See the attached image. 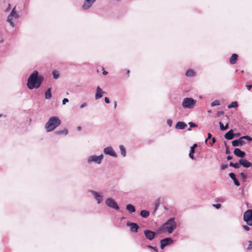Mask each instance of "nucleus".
Segmentation results:
<instances>
[{"label":"nucleus","mask_w":252,"mask_h":252,"mask_svg":"<svg viewBox=\"0 0 252 252\" xmlns=\"http://www.w3.org/2000/svg\"><path fill=\"white\" fill-rule=\"evenodd\" d=\"M213 206L215 207L217 209H219L221 207L220 204H213Z\"/></svg>","instance_id":"nucleus-43"},{"label":"nucleus","mask_w":252,"mask_h":252,"mask_svg":"<svg viewBox=\"0 0 252 252\" xmlns=\"http://www.w3.org/2000/svg\"><path fill=\"white\" fill-rule=\"evenodd\" d=\"M241 138H242V139H247L249 141H252V138L249 136H248V135H246V136H242L241 137Z\"/></svg>","instance_id":"nucleus-37"},{"label":"nucleus","mask_w":252,"mask_h":252,"mask_svg":"<svg viewBox=\"0 0 252 252\" xmlns=\"http://www.w3.org/2000/svg\"><path fill=\"white\" fill-rule=\"evenodd\" d=\"M236 135H237V136H239L240 135V134L239 133H237V134H236Z\"/></svg>","instance_id":"nucleus-64"},{"label":"nucleus","mask_w":252,"mask_h":252,"mask_svg":"<svg viewBox=\"0 0 252 252\" xmlns=\"http://www.w3.org/2000/svg\"><path fill=\"white\" fill-rule=\"evenodd\" d=\"M104 100H105V102L106 103H109L110 102V100L109 99L108 97H105V98H104Z\"/></svg>","instance_id":"nucleus-47"},{"label":"nucleus","mask_w":252,"mask_h":252,"mask_svg":"<svg viewBox=\"0 0 252 252\" xmlns=\"http://www.w3.org/2000/svg\"><path fill=\"white\" fill-rule=\"evenodd\" d=\"M208 113H211V110H208Z\"/></svg>","instance_id":"nucleus-63"},{"label":"nucleus","mask_w":252,"mask_h":252,"mask_svg":"<svg viewBox=\"0 0 252 252\" xmlns=\"http://www.w3.org/2000/svg\"><path fill=\"white\" fill-rule=\"evenodd\" d=\"M234 163L231 162L229 163V166L233 167Z\"/></svg>","instance_id":"nucleus-56"},{"label":"nucleus","mask_w":252,"mask_h":252,"mask_svg":"<svg viewBox=\"0 0 252 252\" xmlns=\"http://www.w3.org/2000/svg\"><path fill=\"white\" fill-rule=\"evenodd\" d=\"M240 164L239 163H234L233 167L235 168H239L240 167Z\"/></svg>","instance_id":"nucleus-39"},{"label":"nucleus","mask_w":252,"mask_h":252,"mask_svg":"<svg viewBox=\"0 0 252 252\" xmlns=\"http://www.w3.org/2000/svg\"><path fill=\"white\" fill-rule=\"evenodd\" d=\"M77 129H78V130H80L81 129V127L80 126H78V127H77Z\"/></svg>","instance_id":"nucleus-60"},{"label":"nucleus","mask_w":252,"mask_h":252,"mask_svg":"<svg viewBox=\"0 0 252 252\" xmlns=\"http://www.w3.org/2000/svg\"><path fill=\"white\" fill-rule=\"evenodd\" d=\"M126 224L127 226L130 227V230L132 232H137V230L139 228V226L136 223L128 222Z\"/></svg>","instance_id":"nucleus-17"},{"label":"nucleus","mask_w":252,"mask_h":252,"mask_svg":"<svg viewBox=\"0 0 252 252\" xmlns=\"http://www.w3.org/2000/svg\"><path fill=\"white\" fill-rule=\"evenodd\" d=\"M246 87L248 89V90H250L251 88H252V85H246Z\"/></svg>","instance_id":"nucleus-52"},{"label":"nucleus","mask_w":252,"mask_h":252,"mask_svg":"<svg viewBox=\"0 0 252 252\" xmlns=\"http://www.w3.org/2000/svg\"><path fill=\"white\" fill-rule=\"evenodd\" d=\"M144 234L147 239L152 240L154 238L156 234L152 231L146 230L144 231Z\"/></svg>","instance_id":"nucleus-12"},{"label":"nucleus","mask_w":252,"mask_h":252,"mask_svg":"<svg viewBox=\"0 0 252 252\" xmlns=\"http://www.w3.org/2000/svg\"><path fill=\"white\" fill-rule=\"evenodd\" d=\"M186 75L187 76H189V77H192V76H194L195 75V72L194 71L192 70V69H189L187 71L186 73Z\"/></svg>","instance_id":"nucleus-28"},{"label":"nucleus","mask_w":252,"mask_h":252,"mask_svg":"<svg viewBox=\"0 0 252 252\" xmlns=\"http://www.w3.org/2000/svg\"><path fill=\"white\" fill-rule=\"evenodd\" d=\"M234 134L232 129H230L224 135V138L227 140L232 139L234 138Z\"/></svg>","instance_id":"nucleus-19"},{"label":"nucleus","mask_w":252,"mask_h":252,"mask_svg":"<svg viewBox=\"0 0 252 252\" xmlns=\"http://www.w3.org/2000/svg\"><path fill=\"white\" fill-rule=\"evenodd\" d=\"M107 73H108V72L107 71H103V75H106V74H107Z\"/></svg>","instance_id":"nucleus-58"},{"label":"nucleus","mask_w":252,"mask_h":252,"mask_svg":"<svg viewBox=\"0 0 252 252\" xmlns=\"http://www.w3.org/2000/svg\"><path fill=\"white\" fill-rule=\"evenodd\" d=\"M55 133L56 134H64L66 135L68 133V130L67 129H64L63 130H58L55 132Z\"/></svg>","instance_id":"nucleus-26"},{"label":"nucleus","mask_w":252,"mask_h":252,"mask_svg":"<svg viewBox=\"0 0 252 252\" xmlns=\"http://www.w3.org/2000/svg\"><path fill=\"white\" fill-rule=\"evenodd\" d=\"M216 142V139L215 138H212V142H210V144L211 146H212L214 143L215 142Z\"/></svg>","instance_id":"nucleus-50"},{"label":"nucleus","mask_w":252,"mask_h":252,"mask_svg":"<svg viewBox=\"0 0 252 252\" xmlns=\"http://www.w3.org/2000/svg\"><path fill=\"white\" fill-rule=\"evenodd\" d=\"M238 55L236 54H233L229 59L230 63L232 64L236 63L238 59Z\"/></svg>","instance_id":"nucleus-22"},{"label":"nucleus","mask_w":252,"mask_h":252,"mask_svg":"<svg viewBox=\"0 0 252 252\" xmlns=\"http://www.w3.org/2000/svg\"><path fill=\"white\" fill-rule=\"evenodd\" d=\"M243 219L248 225H252V209H249L244 212Z\"/></svg>","instance_id":"nucleus-5"},{"label":"nucleus","mask_w":252,"mask_h":252,"mask_svg":"<svg viewBox=\"0 0 252 252\" xmlns=\"http://www.w3.org/2000/svg\"><path fill=\"white\" fill-rule=\"evenodd\" d=\"M228 167V165L227 164H222L221 165V170H224L226 168H227Z\"/></svg>","instance_id":"nucleus-42"},{"label":"nucleus","mask_w":252,"mask_h":252,"mask_svg":"<svg viewBox=\"0 0 252 252\" xmlns=\"http://www.w3.org/2000/svg\"><path fill=\"white\" fill-rule=\"evenodd\" d=\"M225 153L226 154H229L230 153L229 150V149H228V147L226 146V151H225Z\"/></svg>","instance_id":"nucleus-53"},{"label":"nucleus","mask_w":252,"mask_h":252,"mask_svg":"<svg viewBox=\"0 0 252 252\" xmlns=\"http://www.w3.org/2000/svg\"><path fill=\"white\" fill-rule=\"evenodd\" d=\"M129 70H128L127 71V74H129Z\"/></svg>","instance_id":"nucleus-62"},{"label":"nucleus","mask_w":252,"mask_h":252,"mask_svg":"<svg viewBox=\"0 0 252 252\" xmlns=\"http://www.w3.org/2000/svg\"><path fill=\"white\" fill-rule=\"evenodd\" d=\"M104 92L101 90L99 86H97L96 90V94L95 95V99H98L101 98Z\"/></svg>","instance_id":"nucleus-14"},{"label":"nucleus","mask_w":252,"mask_h":252,"mask_svg":"<svg viewBox=\"0 0 252 252\" xmlns=\"http://www.w3.org/2000/svg\"><path fill=\"white\" fill-rule=\"evenodd\" d=\"M68 99L67 98H64L63 100V104L64 105L66 104V103L68 102Z\"/></svg>","instance_id":"nucleus-45"},{"label":"nucleus","mask_w":252,"mask_h":252,"mask_svg":"<svg viewBox=\"0 0 252 252\" xmlns=\"http://www.w3.org/2000/svg\"><path fill=\"white\" fill-rule=\"evenodd\" d=\"M194 153V150H193V148H191L190 150V153L189 154V157L192 159H194L193 154Z\"/></svg>","instance_id":"nucleus-33"},{"label":"nucleus","mask_w":252,"mask_h":252,"mask_svg":"<svg viewBox=\"0 0 252 252\" xmlns=\"http://www.w3.org/2000/svg\"><path fill=\"white\" fill-rule=\"evenodd\" d=\"M96 0H84L82 5L84 10H88L90 8Z\"/></svg>","instance_id":"nucleus-9"},{"label":"nucleus","mask_w":252,"mask_h":252,"mask_svg":"<svg viewBox=\"0 0 252 252\" xmlns=\"http://www.w3.org/2000/svg\"><path fill=\"white\" fill-rule=\"evenodd\" d=\"M140 215L144 218H147L149 216L150 213L148 211L143 210L140 212Z\"/></svg>","instance_id":"nucleus-23"},{"label":"nucleus","mask_w":252,"mask_h":252,"mask_svg":"<svg viewBox=\"0 0 252 252\" xmlns=\"http://www.w3.org/2000/svg\"><path fill=\"white\" fill-rule=\"evenodd\" d=\"M103 158V155H100L99 156L93 155L90 156L87 159V162L88 163H90L92 162H94L98 164H99L101 163L102 160Z\"/></svg>","instance_id":"nucleus-6"},{"label":"nucleus","mask_w":252,"mask_h":252,"mask_svg":"<svg viewBox=\"0 0 252 252\" xmlns=\"http://www.w3.org/2000/svg\"><path fill=\"white\" fill-rule=\"evenodd\" d=\"M51 88H48L46 91V92L45 93V98L46 99H50L51 97H52V94H51Z\"/></svg>","instance_id":"nucleus-24"},{"label":"nucleus","mask_w":252,"mask_h":252,"mask_svg":"<svg viewBox=\"0 0 252 252\" xmlns=\"http://www.w3.org/2000/svg\"><path fill=\"white\" fill-rule=\"evenodd\" d=\"M223 113H224L223 111H219V112H217V116H218V117H220V116L221 115H223Z\"/></svg>","instance_id":"nucleus-44"},{"label":"nucleus","mask_w":252,"mask_h":252,"mask_svg":"<svg viewBox=\"0 0 252 252\" xmlns=\"http://www.w3.org/2000/svg\"><path fill=\"white\" fill-rule=\"evenodd\" d=\"M105 204L109 207L115 210H118L119 209V207L117 203L111 198H107L105 201Z\"/></svg>","instance_id":"nucleus-7"},{"label":"nucleus","mask_w":252,"mask_h":252,"mask_svg":"<svg viewBox=\"0 0 252 252\" xmlns=\"http://www.w3.org/2000/svg\"><path fill=\"white\" fill-rule=\"evenodd\" d=\"M187 124L183 122H178L176 125L175 127L177 129H183L185 128L187 126Z\"/></svg>","instance_id":"nucleus-21"},{"label":"nucleus","mask_w":252,"mask_h":252,"mask_svg":"<svg viewBox=\"0 0 252 252\" xmlns=\"http://www.w3.org/2000/svg\"><path fill=\"white\" fill-rule=\"evenodd\" d=\"M89 192L94 195L98 204H99L102 202L103 195L101 193H98L97 192L93 190H90Z\"/></svg>","instance_id":"nucleus-8"},{"label":"nucleus","mask_w":252,"mask_h":252,"mask_svg":"<svg viewBox=\"0 0 252 252\" xmlns=\"http://www.w3.org/2000/svg\"><path fill=\"white\" fill-rule=\"evenodd\" d=\"M116 107H117V102L115 101L114 102V108H116Z\"/></svg>","instance_id":"nucleus-59"},{"label":"nucleus","mask_w":252,"mask_h":252,"mask_svg":"<svg viewBox=\"0 0 252 252\" xmlns=\"http://www.w3.org/2000/svg\"><path fill=\"white\" fill-rule=\"evenodd\" d=\"M189 125L190 126V127H193L197 126V125L196 124H195L194 123H192V122H189ZM188 130H190V128H189Z\"/></svg>","instance_id":"nucleus-36"},{"label":"nucleus","mask_w":252,"mask_h":252,"mask_svg":"<svg viewBox=\"0 0 252 252\" xmlns=\"http://www.w3.org/2000/svg\"><path fill=\"white\" fill-rule=\"evenodd\" d=\"M7 21L9 23V24L10 25V26L11 27H14L15 25H14V23H13V22L12 21V19L7 18Z\"/></svg>","instance_id":"nucleus-34"},{"label":"nucleus","mask_w":252,"mask_h":252,"mask_svg":"<svg viewBox=\"0 0 252 252\" xmlns=\"http://www.w3.org/2000/svg\"><path fill=\"white\" fill-rule=\"evenodd\" d=\"M173 240L171 238H166L160 240V248L163 249L165 247L172 244Z\"/></svg>","instance_id":"nucleus-10"},{"label":"nucleus","mask_w":252,"mask_h":252,"mask_svg":"<svg viewBox=\"0 0 252 252\" xmlns=\"http://www.w3.org/2000/svg\"><path fill=\"white\" fill-rule=\"evenodd\" d=\"M103 152L105 154L109 155L112 157H117V154L115 153V152L114 151L112 147L111 146H109V147L105 148L103 150Z\"/></svg>","instance_id":"nucleus-11"},{"label":"nucleus","mask_w":252,"mask_h":252,"mask_svg":"<svg viewBox=\"0 0 252 252\" xmlns=\"http://www.w3.org/2000/svg\"><path fill=\"white\" fill-rule=\"evenodd\" d=\"M119 148L120 149L121 153V154L122 155V156L124 157H126V149H125V147L123 145H121L119 146Z\"/></svg>","instance_id":"nucleus-27"},{"label":"nucleus","mask_w":252,"mask_h":252,"mask_svg":"<svg viewBox=\"0 0 252 252\" xmlns=\"http://www.w3.org/2000/svg\"><path fill=\"white\" fill-rule=\"evenodd\" d=\"M167 123L169 126H171L172 125V121L170 119H168L167 121Z\"/></svg>","instance_id":"nucleus-40"},{"label":"nucleus","mask_w":252,"mask_h":252,"mask_svg":"<svg viewBox=\"0 0 252 252\" xmlns=\"http://www.w3.org/2000/svg\"><path fill=\"white\" fill-rule=\"evenodd\" d=\"M61 124V121L57 116L51 117L48 122L45 125V128L47 132L53 131L59 126Z\"/></svg>","instance_id":"nucleus-2"},{"label":"nucleus","mask_w":252,"mask_h":252,"mask_svg":"<svg viewBox=\"0 0 252 252\" xmlns=\"http://www.w3.org/2000/svg\"><path fill=\"white\" fill-rule=\"evenodd\" d=\"M234 154L235 156L238 157L243 158L245 156V153L243 151H242L239 148H235L234 151Z\"/></svg>","instance_id":"nucleus-16"},{"label":"nucleus","mask_w":252,"mask_h":252,"mask_svg":"<svg viewBox=\"0 0 252 252\" xmlns=\"http://www.w3.org/2000/svg\"><path fill=\"white\" fill-rule=\"evenodd\" d=\"M53 77L57 79H58L60 76V73L59 72L58 70H55L53 71Z\"/></svg>","instance_id":"nucleus-30"},{"label":"nucleus","mask_w":252,"mask_h":252,"mask_svg":"<svg viewBox=\"0 0 252 252\" xmlns=\"http://www.w3.org/2000/svg\"><path fill=\"white\" fill-rule=\"evenodd\" d=\"M239 164L246 168H248L252 166V163L251 162L245 159H240Z\"/></svg>","instance_id":"nucleus-15"},{"label":"nucleus","mask_w":252,"mask_h":252,"mask_svg":"<svg viewBox=\"0 0 252 252\" xmlns=\"http://www.w3.org/2000/svg\"><path fill=\"white\" fill-rule=\"evenodd\" d=\"M19 17V15L17 13V12L15 11V7H14L12 11H11L10 13L8 15L7 18H9L11 19H12L13 18H18Z\"/></svg>","instance_id":"nucleus-18"},{"label":"nucleus","mask_w":252,"mask_h":252,"mask_svg":"<svg viewBox=\"0 0 252 252\" xmlns=\"http://www.w3.org/2000/svg\"><path fill=\"white\" fill-rule=\"evenodd\" d=\"M4 41V39L2 35L0 34V43H2Z\"/></svg>","instance_id":"nucleus-54"},{"label":"nucleus","mask_w":252,"mask_h":252,"mask_svg":"<svg viewBox=\"0 0 252 252\" xmlns=\"http://www.w3.org/2000/svg\"><path fill=\"white\" fill-rule=\"evenodd\" d=\"M197 146V144H195L193 145L192 147H191V148H193V150H194V148Z\"/></svg>","instance_id":"nucleus-57"},{"label":"nucleus","mask_w":252,"mask_h":252,"mask_svg":"<svg viewBox=\"0 0 252 252\" xmlns=\"http://www.w3.org/2000/svg\"><path fill=\"white\" fill-rule=\"evenodd\" d=\"M177 223L174 218H171L164 223L158 229L159 231H167L171 233L176 228Z\"/></svg>","instance_id":"nucleus-3"},{"label":"nucleus","mask_w":252,"mask_h":252,"mask_svg":"<svg viewBox=\"0 0 252 252\" xmlns=\"http://www.w3.org/2000/svg\"><path fill=\"white\" fill-rule=\"evenodd\" d=\"M232 158V157L230 156H228L227 157V160H231Z\"/></svg>","instance_id":"nucleus-55"},{"label":"nucleus","mask_w":252,"mask_h":252,"mask_svg":"<svg viewBox=\"0 0 252 252\" xmlns=\"http://www.w3.org/2000/svg\"><path fill=\"white\" fill-rule=\"evenodd\" d=\"M245 144V142L242 140V138L234 140L232 142V145L234 147L241 146Z\"/></svg>","instance_id":"nucleus-13"},{"label":"nucleus","mask_w":252,"mask_h":252,"mask_svg":"<svg viewBox=\"0 0 252 252\" xmlns=\"http://www.w3.org/2000/svg\"><path fill=\"white\" fill-rule=\"evenodd\" d=\"M228 119V117L227 116H224L223 117L222 120L227 121Z\"/></svg>","instance_id":"nucleus-51"},{"label":"nucleus","mask_w":252,"mask_h":252,"mask_svg":"<svg viewBox=\"0 0 252 252\" xmlns=\"http://www.w3.org/2000/svg\"><path fill=\"white\" fill-rule=\"evenodd\" d=\"M38 71L34 70L29 77L27 86L30 89L32 90L34 88L37 89L42 84L44 78L42 76H38Z\"/></svg>","instance_id":"nucleus-1"},{"label":"nucleus","mask_w":252,"mask_h":252,"mask_svg":"<svg viewBox=\"0 0 252 252\" xmlns=\"http://www.w3.org/2000/svg\"><path fill=\"white\" fill-rule=\"evenodd\" d=\"M219 125L220 126V129L221 130H225L228 127V123H226V125L224 126L223 124L221 122L219 123Z\"/></svg>","instance_id":"nucleus-29"},{"label":"nucleus","mask_w":252,"mask_h":252,"mask_svg":"<svg viewBox=\"0 0 252 252\" xmlns=\"http://www.w3.org/2000/svg\"><path fill=\"white\" fill-rule=\"evenodd\" d=\"M10 8V4H9V7H7V9H6V11H7Z\"/></svg>","instance_id":"nucleus-61"},{"label":"nucleus","mask_w":252,"mask_h":252,"mask_svg":"<svg viewBox=\"0 0 252 252\" xmlns=\"http://www.w3.org/2000/svg\"><path fill=\"white\" fill-rule=\"evenodd\" d=\"M243 227L246 231H249L250 229V227L247 225H243Z\"/></svg>","instance_id":"nucleus-41"},{"label":"nucleus","mask_w":252,"mask_h":252,"mask_svg":"<svg viewBox=\"0 0 252 252\" xmlns=\"http://www.w3.org/2000/svg\"><path fill=\"white\" fill-rule=\"evenodd\" d=\"M212 137V134L210 133H208V138L205 140V142L206 143L208 139H210Z\"/></svg>","instance_id":"nucleus-49"},{"label":"nucleus","mask_w":252,"mask_h":252,"mask_svg":"<svg viewBox=\"0 0 252 252\" xmlns=\"http://www.w3.org/2000/svg\"><path fill=\"white\" fill-rule=\"evenodd\" d=\"M126 209L130 213H133L135 211V208L134 206L131 204L127 205L126 206Z\"/></svg>","instance_id":"nucleus-25"},{"label":"nucleus","mask_w":252,"mask_h":252,"mask_svg":"<svg viewBox=\"0 0 252 252\" xmlns=\"http://www.w3.org/2000/svg\"><path fill=\"white\" fill-rule=\"evenodd\" d=\"M229 177L233 180L234 184L237 186H240V183L236 179L235 175L233 173H230L229 174Z\"/></svg>","instance_id":"nucleus-20"},{"label":"nucleus","mask_w":252,"mask_h":252,"mask_svg":"<svg viewBox=\"0 0 252 252\" xmlns=\"http://www.w3.org/2000/svg\"><path fill=\"white\" fill-rule=\"evenodd\" d=\"M250 244H249V246L248 247L247 249L249 250H251L252 249V241L250 242Z\"/></svg>","instance_id":"nucleus-46"},{"label":"nucleus","mask_w":252,"mask_h":252,"mask_svg":"<svg viewBox=\"0 0 252 252\" xmlns=\"http://www.w3.org/2000/svg\"><path fill=\"white\" fill-rule=\"evenodd\" d=\"M148 247L150 248V249H152L154 250L156 252H158V248L156 247H153V246H148Z\"/></svg>","instance_id":"nucleus-38"},{"label":"nucleus","mask_w":252,"mask_h":252,"mask_svg":"<svg viewBox=\"0 0 252 252\" xmlns=\"http://www.w3.org/2000/svg\"><path fill=\"white\" fill-rule=\"evenodd\" d=\"M196 103V100L191 97L184 98L182 101V106L185 109H192Z\"/></svg>","instance_id":"nucleus-4"},{"label":"nucleus","mask_w":252,"mask_h":252,"mask_svg":"<svg viewBox=\"0 0 252 252\" xmlns=\"http://www.w3.org/2000/svg\"><path fill=\"white\" fill-rule=\"evenodd\" d=\"M87 105V103L86 102H85V103H82L80 105V108H83L85 107V106H86Z\"/></svg>","instance_id":"nucleus-48"},{"label":"nucleus","mask_w":252,"mask_h":252,"mask_svg":"<svg viewBox=\"0 0 252 252\" xmlns=\"http://www.w3.org/2000/svg\"><path fill=\"white\" fill-rule=\"evenodd\" d=\"M220 104V103L219 101L218 100H215L213 102H212L211 103V105L212 107H214V106H215L219 105Z\"/></svg>","instance_id":"nucleus-32"},{"label":"nucleus","mask_w":252,"mask_h":252,"mask_svg":"<svg viewBox=\"0 0 252 252\" xmlns=\"http://www.w3.org/2000/svg\"><path fill=\"white\" fill-rule=\"evenodd\" d=\"M240 175L241 177V178L243 180H245L246 179V178H247V176L246 175V174L243 173V172H241L240 174Z\"/></svg>","instance_id":"nucleus-35"},{"label":"nucleus","mask_w":252,"mask_h":252,"mask_svg":"<svg viewBox=\"0 0 252 252\" xmlns=\"http://www.w3.org/2000/svg\"><path fill=\"white\" fill-rule=\"evenodd\" d=\"M238 103L236 101H233L228 106V108H235L237 107Z\"/></svg>","instance_id":"nucleus-31"}]
</instances>
